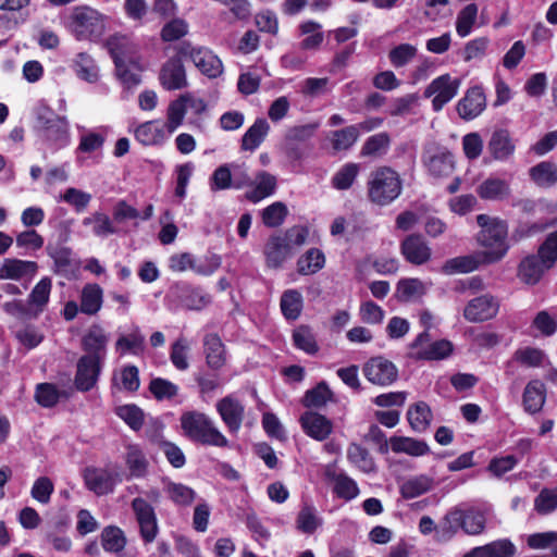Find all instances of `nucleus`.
Listing matches in <instances>:
<instances>
[{
    "label": "nucleus",
    "instance_id": "nucleus-15",
    "mask_svg": "<svg viewBox=\"0 0 557 557\" xmlns=\"http://www.w3.org/2000/svg\"><path fill=\"white\" fill-rule=\"evenodd\" d=\"M553 265V263H548V261L541 256L539 249L537 255H530L520 262L518 276L523 283L534 285L541 280L545 271Z\"/></svg>",
    "mask_w": 557,
    "mask_h": 557
},
{
    "label": "nucleus",
    "instance_id": "nucleus-34",
    "mask_svg": "<svg viewBox=\"0 0 557 557\" xmlns=\"http://www.w3.org/2000/svg\"><path fill=\"white\" fill-rule=\"evenodd\" d=\"M522 403L527 412H539L545 403L544 385L539 381L530 382L524 388Z\"/></svg>",
    "mask_w": 557,
    "mask_h": 557
},
{
    "label": "nucleus",
    "instance_id": "nucleus-49",
    "mask_svg": "<svg viewBox=\"0 0 557 557\" xmlns=\"http://www.w3.org/2000/svg\"><path fill=\"white\" fill-rule=\"evenodd\" d=\"M333 393L325 382H320L315 387L306 392L302 404L305 407L321 408L332 400Z\"/></svg>",
    "mask_w": 557,
    "mask_h": 557
},
{
    "label": "nucleus",
    "instance_id": "nucleus-55",
    "mask_svg": "<svg viewBox=\"0 0 557 557\" xmlns=\"http://www.w3.org/2000/svg\"><path fill=\"white\" fill-rule=\"evenodd\" d=\"M102 547L107 552L119 553L126 544L123 531L117 527H107L101 533Z\"/></svg>",
    "mask_w": 557,
    "mask_h": 557
},
{
    "label": "nucleus",
    "instance_id": "nucleus-39",
    "mask_svg": "<svg viewBox=\"0 0 557 557\" xmlns=\"http://www.w3.org/2000/svg\"><path fill=\"white\" fill-rule=\"evenodd\" d=\"M51 292V280L49 277L41 278L33 288L28 296L27 304L36 311L38 317L46 308Z\"/></svg>",
    "mask_w": 557,
    "mask_h": 557
},
{
    "label": "nucleus",
    "instance_id": "nucleus-64",
    "mask_svg": "<svg viewBox=\"0 0 557 557\" xmlns=\"http://www.w3.org/2000/svg\"><path fill=\"white\" fill-rule=\"evenodd\" d=\"M535 510L547 515L557 508V490H543L534 500Z\"/></svg>",
    "mask_w": 557,
    "mask_h": 557
},
{
    "label": "nucleus",
    "instance_id": "nucleus-43",
    "mask_svg": "<svg viewBox=\"0 0 557 557\" xmlns=\"http://www.w3.org/2000/svg\"><path fill=\"white\" fill-rule=\"evenodd\" d=\"M391 145V137L387 133L382 132L370 136L361 148V156L379 158L386 153Z\"/></svg>",
    "mask_w": 557,
    "mask_h": 557
},
{
    "label": "nucleus",
    "instance_id": "nucleus-41",
    "mask_svg": "<svg viewBox=\"0 0 557 557\" xmlns=\"http://www.w3.org/2000/svg\"><path fill=\"white\" fill-rule=\"evenodd\" d=\"M85 226H92V233L98 237H108L116 234L117 228L114 226L113 221L102 212H94L83 220Z\"/></svg>",
    "mask_w": 557,
    "mask_h": 557
},
{
    "label": "nucleus",
    "instance_id": "nucleus-38",
    "mask_svg": "<svg viewBox=\"0 0 557 557\" xmlns=\"http://www.w3.org/2000/svg\"><path fill=\"white\" fill-rule=\"evenodd\" d=\"M117 45L120 44L116 40L110 42L111 57L114 60L116 75L127 88H132L140 83V75L137 72L129 70L126 63L121 62Z\"/></svg>",
    "mask_w": 557,
    "mask_h": 557
},
{
    "label": "nucleus",
    "instance_id": "nucleus-37",
    "mask_svg": "<svg viewBox=\"0 0 557 557\" xmlns=\"http://www.w3.org/2000/svg\"><path fill=\"white\" fill-rule=\"evenodd\" d=\"M327 138L335 152L348 150L359 138L358 127L352 125L346 126L342 129L331 132Z\"/></svg>",
    "mask_w": 557,
    "mask_h": 557
},
{
    "label": "nucleus",
    "instance_id": "nucleus-45",
    "mask_svg": "<svg viewBox=\"0 0 557 557\" xmlns=\"http://www.w3.org/2000/svg\"><path fill=\"white\" fill-rule=\"evenodd\" d=\"M348 460L363 472H372L375 463L367 448L351 443L347 448Z\"/></svg>",
    "mask_w": 557,
    "mask_h": 557
},
{
    "label": "nucleus",
    "instance_id": "nucleus-31",
    "mask_svg": "<svg viewBox=\"0 0 557 557\" xmlns=\"http://www.w3.org/2000/svg\"><path fill=\"white\" fill-rule=\"evenodd\" d=\"M131 478H144L148 473L149 461L137 445H128L124 456Z\"/></svg>",
    "mask_w": 557,
    "mask_h": 557
},
{
    "label": "nucleus",
    "instance_id": "nucleus-11",
    "mask_svg": "<svg viewBox=\"0 0 557 557\" xmlns=\"http://www.w3.org/2000/svg\"><path fill=\"white\" fill-rule=\"evenodd\" d=\"M363 374L372 384L387 386L397 380L398 370L392 361L374 357L363 366Z\"/></svg>",
    "mask_w": 557,
    "mask_h": 557
},
{
    "label": "nucleus",
    "instance_id": "nucleus-22",
    "mask_svg": "<svg viewBox=\"0 0 557 557\" xmlns=\"http://www.w3.org/2000/svg\"><path fill=\"white\" fill-rule=\"evenodd\" d=\"M299 422L305 433L317 441H324L333 430V424L327 418L313 411H306Z\"/></svg>",
    "mask_w": 557,
    "mask_h": 557
},
{
    "label": "nucleus",
    "instance_id": "nucleus-56",
    "mask_svg": "<svg viewBox=\"0 0 557 557\" xmlns=\"http://www.w3.org/2000/svg\"><path fill=\"white\" fill-rule=\"evenodd\" d=\"M187 96H182L170 103L168 108V122L164 125L169 134H172L183 122L186 114Z\"/></svg>",
    "mask_w": 557,
    "mask_h": 557
},
{
    "label": "nucleus",
    "instance_id": "nucleus-42",
    "mask_svg": "<svg viewBox=\"0 0 557 557\" xmlns=\"http://www.w3.org/2000/svg\"><path fill=\"white\" fill-rule=\"evenodd\" d=\"M391 447L395 453H406L411 456H422L429 451V446L425 442L411 437L394 436L391 438Z\"/></svg>",
    "mask_w": 557,
    "mask_h": 557
},
{
    "label": "nucleus",
    "instance_id": "nucleus-27",
    "mask_svg": "<svg viewBox=\"0 0 557 557\" xmlns=\"http://www.w3.org/2000/svg\"><path fill=\"white\" fill-rule=\"evenodd\" d=\"M252 185L255 187L246 191L245 197L252 202H258L269 196H271L276 189V177L269 172L260 171L252 178Z\"/></svg>",
    "mask_w": 557,
    "mask_h": 557
},
{
    "label": "nucleus",
    "instance_id": "nucleus-16",
    "mask_svg": "<svg viewBox=\"0 0 557 557\" xmlns=\"http://www.w3.org/2000/svg\"><path fill=\"white\" fill-rule=\"evenodd\" d=\"M180 57L168 60L160 72V82L168 90L182 89L187 86L186 72Z\"/></svg>",
    "mask_w": 557,
    "mask_h": 557
},
{
    "label": "nucleus",
    "instance_id": "nucleus-24",
    "mask_svg": "<svg viewBox=\"0 0 557 557\" xmlns=\"http://www.w3.org/2000/svg\"><path fill=\"white\" fill-rule=\"evenodd\" d=\"M264 256L267 264L270 268L277 269L284 261L292 256V250L281 234L271 236L264 246Z\"/></svg>",
    "mask_w": 557,
    "mask_h": 557
},
{
    "label": "nucleus",
    "instance_id": "nucleus-52",
    "mask_svg": "<svg viewBox=\"0 0 557 557\" xmlns=\"http://www.w3.org/2000/svg\"><path fill=\"white\" fill-rule=\"evenodd\" d=\"M463 523V511L460 509H454L446 513L438 531V539L443 541H449Z\"/></svg>",
    "mask_w": 557,
    "mask_h": 557
},
{
    "label": "nucleus",
    "instance_id": "nucleus-46",
    "mask_svg": "<svg viewBox=\"0 0 557 557\" xmlns=\"http://www.w3.org/2000/svg\"><path fill=\"white\" fill-rule=\"evenodd\" d=\"M331 478L334 482L333 491L339 498L351 500L358 496L359 487L356 481L349 478L347 474L333 473Z\"/></svg>",
    "mask_w": 557,
    "mask_h": 557
},
{
    "label": "nucleus",
    "instance_id": "nucleus-6",
    "mask_svg": "<svg viewBox=\"0 0 557 557\" xmlns=\"http://www.w3.org/2000/svg\"><path fill=\"white\" fill-rule=\"evenodd\" d=\"M36 127L47 140L64 146L69 138V123L63 116L57 115L47 107L37 111Z\"/></svg>",
    "mask_w": 557,
    "mask_h": 557
},
{
    "label": "nucleus",
    "instance_id": "nucleus-21",
    "mask_svg": "<svg viewBox=\"0 0 557 557\" xmlns=\"http://www.w3.org/2000/svg\"><path fill=\"white\" fill-rule=\"evenodd\" d=\"M109 337L99 325H92L83 337V348L86 355L83 357H94L92 359L102 362L107 354V344Z\"/></svg>",
    "mask_w": 557,
    "mask_h": 557
},
{
    "label": "nucleus",
    "instance_id": "nucleus-50",
    "mask_svg": "<svg viewBox=\"0 0 557 557\" xmlns=\"http://www.w3.org/2000/svg\"><path fill=\"white\" fill-rule=\"evenodd\" d=\"M164 491L169 498L178 506H189L196 497V492L182 483L169 482Z\"/></svg>",
    "mask_w": 557,
    "mask_h": 557
},
{
    "label": "nucleus",
    "instance_id": "nucleus-10",
    "mask_svg": "<svg viewBox=\"0 0 557 557\" xmlns=\"http://www.w3.org/2000/svg\"><path fill=\"white\" fill-rule=\"evenodd\" d=\"M132 509L135 513L144 542H153L159 531L153 507L146 499L136 497L132 500Z\"/></svg>",
    "mask_w": 557,
    "mask_h": 557
},
{
    "label": "nucleus",
    "instance_id": "nucleus-18",
    "mask_svg": "<svg viewBox=\"0 0 557 557\" xmlns=\"http://www.w3.org/2000/svg\"><path fill=\"white\" fill-rule=\"evenodd\" d=\"M486 106L483 90L475 86L467 90L463 98L457 103V111L461 119L473 120L480 115Z\"/></svg>",
    "mask_w": 557,
    "mask_h": 557
},
{
    "label": "nucleus",
    "instance_id": "nucleus-5",
    "mask_svg": "<svg viewBox=\"0 0 557 557\" xmlns=\"http://www.w3.org/2000/svg\"><path fill=\"white\" fill-rule=\"evenodd\" d=\"M177 54L190 59L195 66L209 78H215L223 72L222 61L207 48L194 47L189 41H183L177 47Z\"/></svg>",
    "mask_w": 557,
    "mask_h": 557
},
{
    "label": "nucleus",
    "instance_id": "nucleus-54",
    "mask_svg": "<svg viewBox=\"0 0 557 557\" xmlns=\"http://www.w3.org/2000/svg\"><path fill=\"white\" fill-rule=\"evenodd\" d=\"M293 341L297 348L313 355L319 350L315 336L308 325H299L293 333Z\"/></svg>",
    "mask_w": 557,
    "mask_h": 557
},
{
    "label": "nucleus",
    "instance_id": "nucleus-9",
    "mask_svg": "<svg viewBox=\"0 0 557 557\" xmlns=\"http://www.w3.org/2000/svg\"><path fill=\"white\" fill-rule=\"evenodd\" d=\"M500 253H483L476 251L472 255L460 256L447 260L443 267L442 272L451 275L455 273H469L479 269L482 264H490L499 261Z\"/></svg>",
    "mask_w": 557,
    "mask_h": 557
},
{
    "label": "nucleus",
    "instance_id": "nucleus-36",
    "mask_svg": "<svg viewBox=\"0 0 557 557\" xmlns=\"http://www.w3.org/2000/svg\"><path fill=\"white\" fill-rule=\"evenodd\" d=\"M102 305V289L98 284H88L82 290L81 311L92 315L96 314Z\"/></svg>",
    "mask_w": 557,
    "mask_h": 557
},
{
    "label": "nucleus",
    "instance_id": "nucleus-59",
    "mask_svg": "<svg viewBox=\"0 0 557 557\" xmlns=\"http://www.w3.org/2000/svg\"><path fill=\"white\" fill-rule=\"evenodd\" d=\"M296 523L298 530L312 534L322 524V520L315 515L312 507L304 506L297 516Z\"/></svg>",
    "mask_w": 557,
    "mask_h": 557
},
{
    "label": "nucleus",
    "instance_id": "nucleus-26",
    "mask_svg": "<svg viewBox=\"0 0 557 557\" xmlns=\"http://www.w3.org/2000/svg\"><path fill=\"white\" fill-rule=\"evenodd\" d=\"M475 191L484 200H503L510 196L511 189L507 181L490 176L478 185Z\"/></svg>",
    "mask_w": 557,
    "mask_h": 557
},
{
    "label": "nucleus",
    "instance_id": "nucleus-53",
    "mask_svg": "<svg viewBox=\"0 0 557 557\" xmlns=\"http://www.w3.org/2000/svg\"><path fill=\"white\" fill-rule=\"evenodd\" d=\"M453 349L450 342L446 339L435 341L425 346V348L419 349L414 357L422 360H438L447 357Z\"/></svg>",
    "mask_w": 557,
    "mask_h": 557
},
{
    "label": "nucleus",
    "instance_id": "nucleus-7",
    "mask_svg": "<svg viewBox=\"0 0 557 557\" xmlns=\"http://www.w3.org/2000/svg\"><path fill=\"white\" fill-rule=\"evenodd\" d=\"M422 162L434 177L448 176L454 170L453 154L445 147L435 144L424 147Z\"/></svg>",
    "mask_w": 557,
    "mask_h": 557
},
{
    "label": "nucleus",
    "instance_id": "nucleus-44",
    "mask_svg": "<svg viewBox=\"0 0 557 557\" xmlns=\"http://www.w3.org/2000/svg\"><path fill=\"white\" fill-rule=\"evenodd\" d=\"M433 486V479L428 475H419L407 480L400 486V494L406 499L418 497L429 492Z\"/></svg>",
    "mask_w": 557,
    "mask_h": 557
},
{
    "label": "nucleus",
    "instance_id": "nucleus-58",
    "mask_svg": "<svg viewBox=\"0 0 557 557\" xmlns=\"http://www.w3.org/2000/svg\"><path fill=\"white\" fill-rule=\"evenodd\" d=\"M62 393L51 383H41L36 387L35 399L46 408H51L59 403Z\"/></svg>",
    "mask_w": 557,
    "mask_h": 557
},
{
    "label": "nucleus",
    "instance_id": "nucleus-60",
    "mask_svg": "<svg viewBox=\"0 0 557 557\" xmlns=\"http://www.w3.org/2000/svg\"><path fill=\"white\" fill-rule=\"evenodd\" d=\"M288 210L286 206L283 202L277 201L270 205L262 211V221L268 227H276L284 222Z\"/></svg>",
    "mask_w": 557,
    "mask_h": 557
},
{
    "label": "nucleus",
    "instance_id": "nucleus-57",
    "mask_svg": "<svg viewBox=\"0 0 557 557\" xmlns=\"http://www.w3.org/2000/svg\"><path fill=\"white\" fill-rule=\"evenodd\" d=\"M478 5L470 3L466 5L457 16L456 32L460 37H466L471 33L472 26L476 21Z\"/></svg>",
    "mask_w": 557,
    "mask_h": 557
},
{
    "label": "nucleus",
    "instance_id": "nucleus-8",
    "mask_svg": "<svg viewBox=\"0 0 557 557\" xmlns=\"http://www.w3.org/2000/svg\"><path fill=\"white\" fill-rule=\"evenodd\" d=\"M460 81L444 74L433 79L424 90V97L432 99L434 111H441L458 92Z\"/></svg>",
    "mask_w": 557,
    "mask_h": 557
},
{
    "label": "nucleus",
    "instance_id": "nucleus-3",
    "mask_svg": "<svg viewBox=\"0 0 557 557\" xmlns=\"http://www.w3.org/2000/svg\"><path fill=\"white\" fill-rule=\"evenodd\" d=\"M401 193V181L396 171L382 166L373 171L368 182V195L372 202L386 206Z\"/></svg>",
    "mask_w": 557,
    "mask_h": 557
},
{
    "label": "nucleus",
    "instance_id": "nucleus-4",
    "mask_svg": "<svg viewBox=\"0 0 557 557\" xmlns=\"http://www.w3.org/2000/svg\"><path fill=\"white\" fill-rule=\"evenodd\" d=\"M476 223L481 231L476 235L478 244L487 250L483 253H500L499 260L506 255L508 245L506 242L508 234L507 223L498 218L487 214H479Z\"/></svg>",
    "mask_w": 557,
    "mask_h": 557
},
{
    "label": "nucleus",
    "instance_id": "nucleus-1",
    "mask_svg": "<svg viewBox=\"0 0 557 557\" xmlns=\"http://www.w3.org/2000/svg\"><path fill=\"white\" fill-rule=\"evenodd\" d=\"M181 426L184 434L194 442L216 447L228 446L227 438L219 431L214 422L202 412H184L181 416Z\"/></svg>",
    "mask_w": 557,
    "mask_h": 557
},
{
    "label": "nucleus",
    "instance_id": "nucleus-62",
    "mask_svg": "<svg viewBox=\"0 0 557 557\" xmlns=\"http://www.w3.org/2000/svg\"><path fill=\"white\" fill-rule=\"evenodd\" d=\"M2 309L13 318L27 321L36 319V311L27 302L22 300H12L2 305Z\"/></svg>",
    "mask_w": 557,
    "mask_h": 557
},
{
    "label": "nucleus",
    "instance_id": "nucleus-40",
    "mask_svg": "<svg viewBox=\"0 0 557 557\" xmlns=\"http://www.w3.org/2000/svg\"><path fill=\"white\" fill-rule=\"evenodd\" d=\"M76 75L88 83H96L99 78L98 66L94 59L86 52H79L74 59Z\"/></svg>",
    "mask_w": 557,
    "mask_h": 557
},
{
    "label": "nucleus",
    "instance_id": "nucleus-47",
    "mask_svg": "<svg viewBox=\"0 0 557 557\" xmlns=\"http://www.w3.org/2000/svg\"><path fill=\"white\" fill-rule=\"evenodd\" d=\"M324 262L325 258L322 251L311 248L299 258L297 262L298 272L304 275L313 274L323 268Z\"/></svg>",
    "mask_w": 557,
    "mask_h": 557
},
{
    "label": "nucleus",
    "instance_id": "nucleus-33",
    "mask_svg": "<svg viewBox=\"0 0 557 557\" xmlns=\"http://www.w3.org/2000/svg\"><path fill=\"white\" fill-rule=\"evenodd\" d=\"M269 129L270 125L265 119L256 120L242 138V149L248 151L257 149L264 140Z\"/></svg>",
    "mask_w": 557,
    "mask_h": 557
},
{
    "label": "nucleus",
    "instance_id": "nucleus-28",
    "mask_svg": "<svg viewBox=\"0 0 557 557\" xmlns=\"http://www.w3.org/2000/svg\"><path fill=\"white\" fill-rule=\"evenodd\" d=\"M515 553L516 547L509 540H498L474 547L462 557H512Z\"/></svg>",
    "mask_w": 557,
    "mask_h": 557
},
{
    "label": "nucleus",
    "instance_id": "nucleus-48",
    "mask_svg": "<svg viewBox=\"0 0 557 557\" xmlns=\"http://www.w3.org/2000/svg\"><path fill=\"white\" fill-rule=\"evenodd\" d=\"M408 421L414 431H424L431 421V409L423 403H417L413 407L409 408L407 412Z\"/></svg>",
    "mask_w": 557,
    "mask_h": 557
},
{
    "label": "nucleus",
    "instance_id": "nucleus-32",
    "mask_svg": "<svg viewBox=\"0 0 557 557\" xmlns=\"http://www.w3.org/2000/svg\"><path fill=\"white\" fill-rule=\"evenodd\" d=\"M207 364L212 369L221 368L225 362V349L216 334H207L203 338Z\"/></svg>",
    "mask_w": 557,
    "mask_h": 557
},
{
    "label": "nucleus",
    "instance_id": "nucleus-35",
    "mask_svg": "<svg viewBox=\"0 0 557 557\" xmlns=\"http://www.w3.org/2000/svg\"><path fill=\"white\" fill-rule=\"evenodd\" d=\"M531 180L541 187H550L557 183V165L543 161L529 171Z\"/></svg>",
    "mask_w": 557,
    "mask_h": 557
},
{
    "label": "nucleus",
    "instance_id": "nucleus-25",
    "mask_svg": "<svg viewBox=\"0 0 557 557\" xmlns=\"http://www.w3.org/2000/svg\"><path fill=\"white\" fill-rule=\"evenodd\" d=\"M487 149L495 160L505 161L515 153L516 145L509 132L500 128L493 132Z\"/></svg>",
    "mask_w": 557,
    "mask_h": 557
},
{
    "label": "nucleus",
    "instance_id": "nucleus-63",
    "mask_svg": "<svg viewBox=\"0 0 557 557\" xmlns=\"http://www.w3.org/2000/svg\"><path fill=\"white\" fill-rule=\"evenodd\" d=\"M116 414L135 431L144 424V412L136 405L121 406L116 409Z\"/></svg>",
    "mask_w": 557,
    "mask_h": 557
},
{
    "label": "nucleus",
    "instance_id": "nucleus-29",
    "mask_svg": "<svg viewBox=\"0 0 557 557\" xmlns=\"http://www.w3.org/2000/svg\"><path fill=\"white\" fill-rule=\"evenodd\" d=\"M136 139L144 146H157L166 139L165 126L158 121H148L135 129Z\"/></svg>",
    "mask_w": 557,
    "mask_h": 557
},
{
    "label": "nucleus",
    "instance_id": "nucleus-12",
    "mask_svg": "<svg viewBox=\"0 0 557 557\" xmlns=\"http://www.w3.org/2000/svg\"><path fill=\"white\" fill-rule=\"evenodd\" d=\"M400 253L413 265H422L431 260L432 249L421 234H409L400 243Z\"/></svg>",
    "mask_w": 557,
    "mask_h": 557
},
{
    "label": "nucleus",
    "instance_id": "nucleus-23",
    "mask_svg": "<svg viewBox=\"0 0 557 557\" xmlns=\"http://www.w3.org/2000/svg\"><path fill=\"white\" fill-rule=\"evenodd\" d=\"M38 265L34 261L7 258L0 267V280L20 281L32 278L37 273Z\"/></svg>",
    "mask_w": 557,
    "mask_h": 557
},
{
    "label": "nucleus",
    "instance_id": "nucleus-2",
    "mask_svg": "<svg viewBox=\"0 0 557 557\" xmlns=\"http://www.w3.org/2000/svg\"><path fill=\"white\" fill-rule=\"evenodd\" d=\"M67 26L77 40H97L106 30L104 16L90 7L74 8Z\"/></svg>",
    "mask_w": 557,
    "mask_h": 557
},
{
    "label": "nucleus",
    "instance_id": "nucleus-14",
    "mask_svg": "<svg viewBox=\"0 0 557 557\" xmlns=\"http://www.w3.org/2000/svg\"><path fill=\"white\" fill-rule=\"evenodd\" d=\"M215 407L228 431L236 434L244 421V405L233 396H225L216 403Z\"/></svg>",
    "mask_w": 557,
    "mask_h": 557
},
{
    "label": "nucleus",
    "instance_id": "nucleus-51",
    "mask_svg": "<svg viewBox=\"0 0 557 557\" xmlns=\"http://www.w3.org/2000/svg\"><path fill=\"white\" fill-rule=\"evenodd\" d=\"M302 297L296 289L286 290L281 298V309L286 319L296 320L301 312Z\"/></svg>",
    "mask_w": 557,
    "mask_h": 557
},
{
    "label": "nucleus",
    "instance_id": "nucleus-17",
    "mask_svg": "<svg viewBox=\"0 0 557 557\" xmlns=\"http://www.w3.org/2000/svg\"><path fill=\"white\" fill-rule=\"evenodd\" d=\"M319 128V123H309L305 125L294 126L286 134L287 151L295 160H299L304 156L301 145L306 144Z\"/></svg>",
    "mask_w": 557,
    "mask_h": 557
},
{
    "label": "nucleus",
    "instance_id": "nucleus-19",
    "mask_svg": "<svg viewBox=\"0 0 557 557\" xmlns=\"http://www.w3.org/2000/svg\"><path fill=\"white\" fill-rule=\"evenodd\" d=\"M84 481L87 488L97 495H106L113 492L116 483L112 472L94 467L84 470Z\"/></svg>",
    "mask_w": 557,
    "mask_h": 557
},
{
    "label": "nucleus",
    "instance_id": "nucleus-30",
    "mask_svg": "<svg viewBox=\"0 0 557 557\" xmlns=\"http://www.w3.org/2000/svg\"><path fill=\"white\" fill-rule=\"evenodd\" d=\"M181 302L190 310H200L210 304L211 298L200 288H193L187 284H176L174 286Z\"/></svg>",
    "mask_w": 557,
    "mask_h": 557
},
{
    "label": "nucleus",
    "instance_id": "nucleus-20",
    "mask_svg": "<svg viewBox=\"0 0 557 557\" xmlns=\"http://www.w3.org/2000/svg\"><path fill=\"white\" fill-rule=\"evenodd\" d=\"M92 358L81 357L77 362L75 385L82 392H87L96 385L101 371L102 362L96 361Z\"/></svg>",
    "mask_w": 557,
    "mask_h": 557
},
{
    "label": "nucleus",
    "instance_id": "nucleus-61",
    "mask_svg": "<svg viewBox=\"0 0 557 557\" xmlns=\"http://www.w3.org/2000/svg\"><path fill=\"white\" fill-rule=\"evenodd\" d=\"M485 516L483 512L474 509L463 511L462 530L471 535H476L483 532L485 528Z\"/></svg>",
    "mask_w": 557,
    "mask_h": 557
},
{
    "label": "nucleus",
    "instance_id": "nucleus-13",
    "mask_svg": "<svg viewBox=\"0 0 557 557\" xmlns=\"http://www.w3.org/2000/svg\"><path fill=\"white\" fill-rule=\"evenodd\" d=\"M498 309V300L494 296L485 294L468 302L463 310V317L469 322H483L493 319Z\"/></svg>",
    "mask_w": 557,
    "mask_h": 557
}]
</instances>
